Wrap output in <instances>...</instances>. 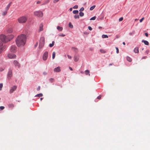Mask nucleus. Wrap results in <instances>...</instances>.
<instances>
[{"instance_id":"f257e3e1","label":"nucleus","mask_w":150,"mask_h":150,"mask_svg":"<svg viewBox=\"0 0 150 150\" xmlns=\"http://www.w3.org/2000/svg\"><path fill=\"white\" fill-rule=\"evenodd\" d=\"M26 36L23 34H21L18 36L16 40V44L18 46H23L26 42Z\"/></svg>"},{"instance_id":"f03ea898","label":"nucleus","mask_w":150,"mask_h":150,"mask_svg":"<svg viewBox=\"0 0 150 150\" xmlns=\"http://www.w3.org/2000/svg\"><path fill=\"white\" fill-rule=\"evenodd\" d=\"M14 37L13 35H10L6 36L2 34L0 35V39L4 42L6 43L10 41Z\"/></svg>"},{"instance_id":"7ed1b4c3","label":"nucleus","mask_w":150,"mask_h":150,"mask_svg":"<svg viewBox=\"0 0 150 150\" xmlns=\"http://www.w3.org/2000/svg\"><path fill=\"white\" fill-rule=\"evenodd\" d=\"M28 20V18L26 16H23L19 17L18 19V22L20 23H25Z\"/></svg>"},{"instance_id":"20e7f679","label":"nucleus","mask_w":150,"mask_h":150,"mask_svg":"<svg viewBox=\"0 0 150 150\" xmlns=\"http://www.w3.org/2000/svg\"><path fill=\"white\" fill-rule=\"evenodd\" d=\"M45 38L44 37H41L40 40L39 45V47L40 49L42 48L45 44Z\"/></svg>"},{"instance_id":"39448f33","label":"nucleus","mask_w":150,"mask_h":150,"mask_svg":"<svg viewBox=\"0 0 150 150\" xmlns=\"http://www.w3.org/2000/svg\"><path fill=\"white\" fill-rule=\"evenodd\" d=\"M35 16L39 17H42L43 16V13L41 11H36L34 12Z\"/></svg>"},{"instance_id":"423d86ee","label":"nucleus","mask_w":150,"mask_h":150,"mask_svg":"<svg viewBox=\"0 0 150 150\" xmlns=\"http://www.w3.org/2000/svg\"><path fill=\"white\" fill-rule=\"evenodd\" d=\"M13 64L15 67L17 68H19L20 65L19 62L16 60H15L13 62Z\"/></svg>"},{"instance_id":"0eeeda50","label":"nucleus","mask_w":150,"mask_h":150,"mask_svg":"<svg viewBox=\"0 0 150 150\" xmlns=\"http://www.w3.org/2000/svg\"><path fill=\"white\" fill-rule=\"evenodd\" d=\"M8 57L9 59H15L16 56L14 54L9 53L8 54Z\"/></svg>"},{"instance_id":"6e6552de","label":"nucleus","mask_w":150,"mask_h":150,"mask_svg":"<svg viewBox=\"0 0 150 150\" xmlns=\"http://www.w3.org/2000/svg\"><path fill=\"white\" fill-rule=\"evenodd\" d=\"M5 48V46H3L2 42H0V54H1Z\"/></svg>"},{"instance_id":"1a4fd4ad","label":"nucleus","mask_w":150,"mask_h":150,"mask_svg":"<svg viewBox=\"0 0 150 150\" xmlns=\"http://www.w3.org/2000/svg\"><path fill=\"white\" fill-rule=\"evenodd\" d=\"M16 46L12 45L10 49V51L11 52H16Z\"/></svg>"},{"instance_id":"9d476101","label":"nucleus","mask_w":150,"mask_h":150,"mask_svg":"<svg viewBox=\"0 0 150 150\" xmlns=\"http://www.w3.org/2000/svg\"><path fill=\"white\" fill-rule=\"evenodd\" d=\"M48 52H45L43 56V59L44 60H46L48 57Z\"/></svg>"},{"instance_id":"9b49d317","label":"nucleus","mask_w":150,"mask_h":150,"mask_svg":"<svg viewBox=\"0 0 150 150\" xmlns=\"http://www.w3.org/2000/svg\"><path fill=\"white\" fill-rule=\"evenodd\" d=\"M12 70H9L8 73V79H10L12 76Z\"/></svg>"},{"instance_id":"f8f14e48","label":"nucleus","mask_w":150,"mask_h":150,"mask_svg":"<svg viewBox=\"0 0 150 150\" xmlns=\"http://www.w3.org/2000/svg\"><path fill=\"white\" fill-rule=\"evenodd\" d=\"M17 88V86H13L12 87L10 91V93H12L14 91H15Z\"/></svg>"},{"instance_id":"ddd939ff","label":"nucleus","mask_w":150,"mask_h":150,"mask_svg":"<svg viewBox=\"0 0 150 150\" xmlns=\"http://www.w3.org/2000/svg\"><path fill=\"white\" fill-rule=\"evenodd\" d=\"M61 71L60 68V67H58L54 68V71L55 72H59L60 71Z\"/></svg>"},{"instance_id":"4468645a","label":"nucleus","mask_w":150,"mask_h":150,"mask_svg":"<svg viewBox=\"0 0 150 150\" xmlns=\"http://www.w3.org/2000/svg\"><path fill=\"white\" fill-rule=\"evenodd\" d=\"M79 59V56L78 55H75L74 57V60L75 62H77Z\"/></svg>"},{"instance_id":"2eb2a0df","label":"nucleus","mask_w":150,"mask_h":150,"mask_svg":"<svg viewBox=\"0 0 150 150\" xmlns=\"http://www.w3.org/2000/svg\"><path fill=\"white\" fill-rule=\"evenodd\" d=\"M6 31L7 33H11L13 31V30L11 28H8L7 29Z\"/></svg>"},{"instance_id":"dca6fc26","label":"nucleus","mask_w":150,"mask_h":150,"mask_svg":"<svg viewBox=\"0 0 150 150\" xmlns=\"http://www.w3.org/2000/svg\"><path fill=\"white\" fill-rule=\"evenodd\" d=\"M43 25L42 24H41L40 25L39 29V32L42 31L43 30Z\"/></svg>"},{"instance_id":"f3484780","label":"nucleus","mask_w":150,"mask_h":150,"mask_svg":"<svg viewBox=\"0 0 150 150\" xmlns=\"http://www.w3.org/2000/svg\"><path fill=\"white\" fill-rule=\"evenodd\" d=\"M11 4H12V2H11L7 5L6 7V10L8 11V9H9V8H10Z\"/></svg>"},{"instance_id":"a211bd4d","label":"nucleus","mask_w":150,"mask_h":150,"mask_svg":"<svg viewBox=\"0 0 150 150\" xmlns=\"http://www.w3.org/2000/svg\"><path fill=\"white\" fill-rule=\"evenodd\" d=\"M134 52L136 53H138L139 52L138 47H135L134 49Z\"/></svg>"},{"instance_id":"6ab92c4d","label":"nucleus","mask_w":150,"mask_h":150,"mask_svg":"<svg viewBox=\"0 0 150 150\" xmlns=\"http://www.w3.org/2000/svg\"><path fill=\"white\" fill-rule=\"evenodd\" d=\"M142 42H144L146 45H149V43L147 41L143 40Z\"/></svg>"},{"instance_id":"aec40b11","label":"nucleus","mask_w":150,"mask_h":150,"mask_svg":"<svg viewBox=\"0 0 150 150\" xmlns=\"http://www.w3.org/2000/svg\"><path fill=\"white\" fill-rule=\"evenodd\" d=\"M57 29L58 30L61 31H62L63 30V28L61 27H60L58 26L57 27Z\"/></svg>"},{"instance_id":"412c9836","label":"nucleus","mask_w":150,"mask_h":150,"mask_svg":"<svg viewBox=\"0 0 150 150\" xmlns=\"http://www.w3.org/2000/svg\"><path fill=\"white\" fill-rule=\"evenodd\" d=\"M72 50L74 51L75 52H78V50L76 48H75V47H72L71 48Z\"/></svg>"},{"instance_id":"4be33fe9","label":"nucleus","mask_w":150,"mask_h":150,"mask_svg":"<svg viewBox=\"0 0 150 150\" xmlns=\"http://www.w3.org/2000/svg\"><path fill=\"white\" fill-rule=\"evenodd\" d=\"M54 41H53L52 42V43L50 44L49 45V46L50 47H52L54 45Z\"/></svg>"},{"instance_id":"5701e85b","label":"nucleus","mask_w":150,"mask_h":150,"mask_svg":"<svg viewBox=\"0 0 150 150\" xmlns=\"http://www.w3.org/2000/svg\"><path fill=\"white\" fill-rule=\"evenodd\" d=\"M85 73L86 75L88 74L89 76H90V74H89L90 71H89L88 70H86L85 71Z\"/></svg>"},{"instance_id":"b1692460","label":"nucleus","mask_w":150,"mask_h":150,"mask_svg":"<svg viewBox=\"0 0 150 150\" xmlns=\"http://www.w3.org/2000/svg\"><path fill=\"white\" fill-rule=\"evenodd\" d=\"M127 59L128 61L129 62H131L132 61V59L129 57H127Z\"/></svg>"},{"instance_id":"393cba45","label":"nucleus","mask_w":150,"mask_h":150,"mask_svg":"<svg viewBox=\"0 0 150 150\" xmlns=\"http://www.w3.org/2000/svg\"><path fill=\"white\" fill-rule=\"evenodd\" d=\"M43 96V95L42 93H39V94H38L36 95L35 96V97H42V96Z\"/></svg>"},{"instance_id":"a878e982","label":"nucleus","mask_w":150,"mask_h":150,"mask_svg":"<svg viewBox=\"0 0 150 150\" xmlns=\"http://www.w3.org/2000/svg\"><path fill=\"white\" fill-rule=\"evenodd\" d=\"M102 37L103 38H108V36L107 35H102Z\"/></svg>"},{"instance_id":"bb28decb","label":"nucleus","mask_w":150,"mask_h":150,"mask_svg":"<svg viewBox=\"0 0 150 150\" xmlns=\"http://www.w3.org/2000/svg\"><path fill=\"white\" fill-rule=\"evenodd\" d=\"M8 107L10 108H13L14 107L13 105L12 104H9L8 105Z\"/></svg>"},{"instance_id":"cd10ccee","label":"nucleus","mask_w":150,"mask_h":150,"mask_svg":"<svg viewBox=\"0 0 150 150\" xmlns=\"http://www.w3.org/2000/svg\"><path fill=\"white\" fill-rule=\"evenodd\" d=\"M56 55L55 52H54L52 53V59H53L54 58Z\"/></svg>"},{"instance_id":"c85d7f7f","label":"nucleus","mask_w":150,"mask_h":150,"mask_svg":"<svg viewBox=\"0 0 150 150\" xmlns=\"http://www.w3.org/2000/svg\"><path fill=\"white\" fill-rule=\"evenodd\" d=\"M79 11L78 10H74L73 11V13L74 14H77L78 13Z\"/></svg>"},{"instance_id":"c756f323","label":"nucleus","mask_w":150,"mask_h":150,"mask_svg":"<svg viewBox=\"0 0 150 150\" xmlns=\"http://www.w3.org/2000/svg\"><path fill=\"white\" fill-rule=\"evenodd\" d=\"M79 15L81 17H82L84 16V14L83 12H79Z\"/></svg>"},{"instance_id":"7c9ffc66","label":"nucleus","mask_w":150,"mask_h":150,"mask_svg":"<svg viewBox=\"0 0 150 150\" xmlns=\"http://www.w3.org/2000/svg\"><path fill=\"white\" fill-rule=\"evenodd\" d=\"M100 51L101 53H105L106 52V51L104 50H100Z\"/></svg>"},{"instance_id":"2f4dec72","label":"nucleus","mask_w":150,"mask_h":150,"mask_svg":"<svg viewBox=\"0 0 150 150\" xmlns=\"http://www.w3.org/2000/svg\"><path fill=\"white\" fill-rule=\"evenodd\" d=\"M95 6H96L95 5H93V6H92L90 8V10H93Z\"/></svg>"},{"instance_id":"473e14b6","label":"nucleus","mask_w":150,"mask_h":150,"mask_svg":"<svg viewBox=\"0 0 150 150\" xmlns=\"http://www.w3.org/2000/svg\"><path fill=\"white\" fill-rule=\"evenodd\" d=\"M69 27L71 28H72L73 27V25H72V24L71 22H70L69 23Z\"/></svg>"},{"instance_id":"72a5a7b5","label":"nucleus","mask_w":150,"mask_h":150,"mask_svg":"<svg viewBox=\"0 0 150 150\" xmlns=\"http://www.w3.org/2000/svg\"><path fill=\"white\" fill-rule=\"evenodd\" d=\"M74 18L75 19H77V18L79 19V15H75L74 16Z\"/></svg>"},{"instance_id":"f704fd0d","label":"nucleus","mask_w":150,"mask_h":150,"mask_svg":"<svg viewBox=\"0 0 150 150\" xmlns=\"http://www.w3.org/2000/svg\"><path fill=\"white\" fill-rule=\"evenodd\" d=\"M96 18V16H94L92 18H91L90 19V20H95Z\"/></svg>"},{"instance_id":"c9c22d12","label":"nucleus","mask_w":150,"mask_h":150,"mask_svg":"<svg viewBox=\"0 0 150 150\" xmlns=\"http://www.w3.org/2000/svg\"><path fill=\"white\" fill-rule=\"evenodd\" d=\"M7 11L6 10V11L3 12L2 13V15L3 16H5L6 15L7 13Z\"/></svg>"},{"instance_id":"e433bc0d","label":"nucleus","mask_w":150,"mask_h":150,"mask_svg":"<svg viewBox=\"0 0 150 150\" xmlns=\"http://www.w3.org/2000/svg\"><path fill=\"white\" fill-rule=\"evenodd\" d=\"M73 8L77 9L78 8V6L77 5H75L73 7Z\"/></svg>"},{"instance_id":"4c0bfd02","label":"nucleus","mask_w":150,"mask_h":150,"mask_svg":"<svg viewBox=\"0 0 150 150\" xmlns=\"http://www.w3.org/2000/svg\"><path fill=\"white\" fill-rule=\"evenodd\" d=\"M50 1L49 0H47L45 1V2L43 4H45L48 3Z\"/></svg>"},{"instance_id":"58836bf2","label":"nucleus","mask_w":150,"mask_h":150,"mask_svg":"<svg viewBox=\"0 0 150 150\" xmlns=\"http://www.w3.org/2000/svg\"><path fill=\"white\" fill-rule=\"evenodd\" d=\"M3 87V84L2 83L0 84V90H1V88Z\"/></svg>"},{"instance_id":"ea45409f","label":"nucleus","mask_w":150,"mask_h":150,"mask_svg":"<svg viewBox=\"0 0 150 150\" xmlns=\"http://www.w3.org/2000/svg\"><path fill=\"white\" fill-rule=\"evenodd\" d=\"M54 81V79H53L51 78L50 79V81L51 83L52 82Z\"/></svg>"},{"instance_id":"a19ab883","label":"nucleus","mask_w":150,"mask_h":150,"mask_svg":"<svg viewBox=\"0 0 150 150\" xmlns=\"http://www.w3.org/2000/svg\"><path fill=\"white\" fill-rule=\"evenodd\" d=\"M123 20V18L122 17H121L119 19V21H122Z\"/></svg>"},{"instance_id":"79ce46f5","label":"nucleus","mask_w":150,"mask_h":150,"mask_svg":"<svg viewBox=\"0 0 150 150\" xmlns=\"http://www.w3.org/2000/svg\"><path fill=\"white\" fill-rule=\"evenodd\" d=\"M84 10V8L83 7L81 8L79 10L80 11H83Z\"/></svg>"},{"instance_id":"37998d69","label":"nucleus","mask_w":150,"mask_h":150,"mask_svg":"<svg viewBox=\"0 0 150 150\" xmlns=\"http://www.w3.org/2000/svg\"><path fill=\"white\" fill-rule=\"evenodd\" d=\"M59 36L61 37H64L65 36V35L63 34H60L59 35Z\"/></svg>"},{"instance_id":"c03bdc74","label":"nucleus","mask_w":150,"mask_h":150,"mask_svg":"<svg viewBox=\"0 0 150 150\" xmlns=\"http://www.w3.org/2000/svg\"><path fill=\"white\" fill-rule=\"evenodd\" d=\"M115 48H116V52H117V53H119V52L118 48L117 47H116Z\"/></svg>"},{"instance_id":"a18cd8bd","label":"nucleus","mask_w":150,"mask_h":150,"mask_svg":"<svg viewBox=\"0 0 150 150\" xmlns=\"http://www.w3.org/2000/svg\"><path fill=\"white\" fill-rule=\"evenodd\" d=\"M0 108L1 110H3L4 108V107L3 106H1L0 107Z\"/></svg>"},{"instance_id":"49530a36","label":"nucleus","mask_w":150,"mask_h":150,"mask_svg":"<svg viewBox=\"0 0 150 150\" xmlns=\"http://www.w3.org/2000/svg\"><path fill=\"white\" fill-rule=\"evenodd\" d=\"M40 86H38L37 89V91H39L40 90Z\"/></svg>"},{"instance_id":"de8ad7c7","label":"nucleus","mask_w":150,"mask_h":150,"mask_svg":"<svg viewBox=\"0 0 150 150\" xmlns=\"http://www.w3.org/2000/svg\"><path fill=\"white\" fill-rule=\"evenodd\" d=\"M144 18L143 17L140 20V22H142L144 20Z\"/></svg>"},{"instance_id":"09e8293b","label":"nucleus","mask_w":150,"mask_h":150,"mask_svg":"<svg viewBox=\"0 0 150 150\" xmlns=\"http://www.w3.org/2000/svg\"><path fill=\"white\" fill-rule=\"evenodd\" d=\"M59 0H54L53 1V2L54 3H56Z\"/></svg>"},{"instance_id":"8fccbe9b","label":"nucleus","mask_w":150,"mask_h":150,"mask_svg":"<svg viewBox=\"0 0 150 150\" xmlns=\"http://www.w3.org/2000/svg\"><path fill=\"white\" fill-rule=\"evenodd\" d=\"M88 28L90 30H92V28L91 26H88Z\"/></svg>"},{"instance_id":"3c124183","label":"nucleus","mask_w":150,"mask_h":150,"mask_svg":"<svg viewBox=\"0 0 150 150\" xmlns=\"http://www.w3.org/2000/svg\"><path fill=\"white\" fill-rule=\"evenodd\" d=\"M67 57L69 59H71V56L68 55H67Z\"/></svg>"},{"instance_id":"603ef678","label":"nucleus","mask_w":150,"mask_h":150,"mask_svg":"<svg viewBox=\"0 0 150 150\" xmlns=\"http://www.w3.org/2000/svg\"><path fill=\"white\" fill-rule=\"evenodd\" d=\"M97 98L98 99H100V98H101V95H100L99 96H98Z\"/></svg>"},{"instance_id":"864d4df0","label":"nucleus","mask_w":150,"mask_h":150,"mask_svg":"<svg viewBox=\"0 0 150 150\" xmlns=\"http://www.w3.org/2000/svg\"><path fill=\"white\" fill-rule=\"evenodd\" d=\"M145 36L147 37H148V33H145Z\"/></svg>"},{"instance_id":"5fc2aeb1","label":"nucleus","mask_w":150,"mask_h":150,"mask_svg":"<svg viewBox=\"0 0 150 150\" xmlns=\"http://www.w3.org/2000/svg\"><path fill=\"white\" fill-rule=\"evenodd\" d=\"M149 51L148 50H146V54H148L149 53Z\"/></svg>"},{"instance_id":"6e6d98bb","label":"nucleus","mask_w":150,"mask_h":150,"mask_svg":"<svg viewBox=\"0 0 150 150\" xmlns=\"http://www.w3.org/2000/svg\"><path fill=\"white\" fill-rule=\"evenodd\" d=\"M37 4H38L40 3V1H37L36 2Z\"/></svg>"},{"instance_id":"4d7b16f0","label":"nucleus","mask_w":150,"mask_h":150,"mask_svg":"<svg viewBox=\"0 0 150 150\" xmlns=\"http://www.w3.org/2000/svg\"><path fill=\"white\" fill-rule=\"evenodd\" d=\"M43 74L45 75H46L47 74V73L46 72H44L43 73Z\"/></svg>"},{"instance_id":"13d9d810","label":"nucleus","mask_w":150,"mask_h":150,"mask_svg":"<svg viewBox=\"0 0 150 150\" xmlns=\"http://www.w3.org/2000/svg\"><path fill=\"white\" fill-rule=\"evenodd\" d=\"M69 69H70L71 70V71H72L73 69H72V68H71V67H69Z\"/></svg>"},{"instance_id":"bf43d9fd","label":"nucleus","mask_w":150,"mask_h":150,"mask_svg":"<svg viewBox=\"0 0 150 150\" xmlns=\"http://www.w3.org/2000/svg\"><path fill=\"white\" fill-rule=\"evenodd\" d=\"M72 8H70L69 9V10L70 11H72Z\"/></svg>"},{"instance_id":"052dcab7","label":"nucleus","mask_w":150,"mask_h":150,"mask_svg":"<svg viewBox=\"0 0 150 150\" xmlns=\"http://www.w3.org/2000/svg\"><path fill=\"white\" fill-rule=\"evenodd\" d=\"M146 56H145V57H143L142 58V59H146Z\"/></svg>"},{"instance_id":"680f3d73","label":"nucleus","mask_w":150,"mask_h":150,"mask_svg":"<svg viewBox=\"0 0 150 150\" xmlns=\"http://www.w3.org/2000/svg\"><path fill=\"white\" fill-rule=\"evenodd\" d=\"M123 44L124 45H125V42H123Z\"/></svg>"},{"instance_id":"e2e57ef3","label":"nucleus","mask_w":150,"mask_h":150,"mask_svg":"<svg viewBox=\"0 0 150 150\" xmlns=\"http://www.w3.org/2000/svg\"><path fill=\"white\" fill-rule=\"evenodd\" d=\"M43 99V98H40V100H42Z\"/></svg>"},{"instance_id":"0e129e2a","label":"nucleus","mask_w":150,"mask_h":150,"mask_svg":"<svg viewBox=\"0 0 150 150\" xmlns=\"http://www.w3.org/2000/svg\"><path fill=\"white\" fill-rule=\"evenodd\" d=\"M102 28V27H99V28Z\"/></svg>"},{"instance_id":"69168bd1","label":"nucleus","mask_w":150,"mask_h":150,"mask_svg":"<svg viewBox=\"0 0 150 150\" xmlns=\"http://www.w3.org/2000/svg\"><path fill=\"white\" fill-rule=\"evenodd\" d=\"M37 45H38V43H37L36 44V45H35V46H37Z\"/></svg>"},{"instance_id":"338daca9","label":"nucleus","mask_w":150,"mask_h":150,"mask_svg":"<svg viewBox=\"0 0 150 150\" xmlns=\"http://www.w3.org/2000/svg\"><path fill=\"white\" fill-rule=\"evenodd\" d=\"M112 65V64H109L110 65Z\"/></svg>"},{"instance_id":"774afa93","label":"nucleus","mask_w":150,"mask_h":150,"mask_svg":"<svg viewBox=\"0 0 150 150\" xmlns=\"http://www.w3.org/2000/svg\"><path fill=\"white\" fill-rule=\"evenodd\" d=\"M3 70H0L1 71H3Z\"/></svg>"}]
</instances>
